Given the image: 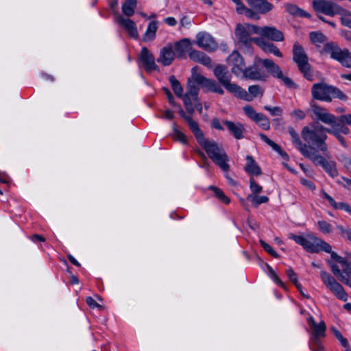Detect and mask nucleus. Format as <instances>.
<instances>
[{
    "label": "nucleus",
    "mask_w": 351,
    "mask_h": 351,
    "mask_svg": "<svg viewBox=\"0 0 351 351\" xmlns=\"http://www.w3.org/2000/svg\"><path fill=\"white\" fill-rule=\"evenodd\" d=\"M327 263L330 265L331 270L333 273V274L339 278L341 280V278L342 276H345V274L343 273V270L341 271V269L339 268L338 265L332 263L330 261H327Z\"/></svg>",
    "instance_id": "nucleus-47"
},
{
    "label": "nucleus",
    "mask_w": 351,
    "mask_h": 351,
    "mask_svg": "<svg viewBox=\"0 0 351 351\" xmlns=\"http://www.w3.org/2000/svg\"><path fill=\"white\" fill-rule=\"evenodd\" d=\"M290 114L291 117H295L298 120H303L306 117L305 112L300 109L294 110Z\"/></svg>",
    "instance_id": "nucleus-58"
},
{
    "label": "nucleus",
    "mask_w": 351,
    "mask_h": 351,
    "mask_svg": "<svg viewBox=\"0 0 351 351\" xmlns=\"http://www.w3.org/2000/svg\"><path fill=\"white\" fill-rule=\"evenodd\" d=\"M310 106L315 115V119L317 121H320L330 127L337 123L338 117L330 114L327 109L318 106L313 100L310 102Z\"/></svg>",
    "instance_id": "nucleus-10"
},
{
    "label": "nucleus",
    "mask_w": 351,
    "mask_h": 351,
    "mask_svg": "<svg viewBox=\"0 0 351 351\" xmlns=\"http://www.w3.org/2000/svg\"><path fill=\"white\" fill-rule=\"evenodd\" d=\"M175 58V52L171 45H167L162 47L160 51L159 58L157 62L161 63L164 66L170 65Z\"/></svg>",
    "instance_id": "nucleus-22"
},
{
    "label": "nucleus",
    "mask_w": 351,
    "mask_h": 351,
    "mask_svg": "<svg viewBox=\"0 0 351 351\" xmlns=\"http://www.w3.org/2000/svg\"><path fill=\"white\" fill-rule=\"evenodd\" d=\"M158 29V24L156 21H151L147 27L143 35V40L145 42L151 41L156 37V33Z\"/></svg>",
    "instance_id": "nucleus-35"
},
{
    "label": "nucleus",
    "mask_w": 351,
    "mask_h": 351,
    "mask_svg": "<svg viewBox=\"0 0 351 351\" xmlns=\"http://www.w3.org/2000/svg\"><path fill=\"white\" fill-rule=\"evenodd\" d=\"M311 93L313 99L326 102L332 101L333 98L342 101L348 99V96L339 88L324 82L314 84L311 88Z\"/></svg>",
    "instance_id": "nucleus-5"
},
{
    "label": "nucleus",
    "mask_w": 351,
    "mask_h": 351,
    "mask_svg": "<svg viewBox=\"0 0 351 351\" xmlns=\"http://www.w3.org/2000/svg\"><path fill=\"white\" fill-rule=\"evenodd\" d=\"M327 130L328 128L319 123H312L302 128L301 135L310 149L326 152L328 150Z\"/></svg>",
    "instance_id": "nucleus-2"
},
{
    "label": "nucleus",
    "mask_w": 351,
    "mask_h": 351,
    "mask_svg": "<svg viewBox=\"0 0 351 351\" xmlns=\"http://www.w3.org/2000/svg\"><path fill=\"white\" fill-rule=\"evenodd\" d=\"M247 3L261 14H266L273 9V5L267 0H247Z\"/></svg>",
    "instance_id": "nucleus-27"
},
{
    "label": "nucleus",
    "mask_w": 351,
    "mask_h": 351,
    "mask_svg": "<svg viewBox=\"0 0 351 351\" xmlns=\"http://www.w3.org/2000/svg\"><path fill=\"white\" fill-rule=\"evenodd\" d=\"M237 13L240 14H244L249 19H254L258 20L260 18L259 16L255 12L249 8H247L245 5L244 9L242 10L241 12H237Z\"/></svg>",
    "instance_id": "nucleus-52"
},
{
    "label": "nucleus",
    "mask_w": 351,
    "mask_h": 351,
    "mask_svg": "<svg viewBox=\"0 0 351 351\" xmlns=\"http://www.w3.org/2000/svg\"><path fill=\"white\" fill-rule=\"evenodd\" d=\"M320 278L325 286L335 295L337 298L342 301H347L348 295L343 286L329 273L321 271Z\"/></svg>",
    "instance_id": "nucleus-8"
},
{
    "label": "nucleus",
    "mask_w": 351,
    "mask_h": 351,
    "mask_svg": "<svg viewBox=\"0 0 351 351\" xmlns=\"http://www.w3.org/2000/svg\"><path fill=\"white\" fill-rule=\"evenodd\" d=\"M196 39L197 46L207 51H213L218 47L215 39L206 32H199L196 36Z\"/></svg>",
    "instance_id": "nucleus-15"
},
{
    "label": "nucleus",
    "mask_w": 351,
    "mask_h": 351,
    "mask_svg": "<svg viewBox=\"0 0 351 351\" xmlns=\"http://www.w3.org/2000/svg\"><path fill=\"white\" fill-rule=\"evenodd\" d=\"M137 3V0H125L121 6L123 14L127 17L132 16L134 14Z\"/></svg>",
    "instance_id": "nucleus-34"
},
{
    "label": "nucleus",
    "mask_w": 351,
    "mask_h": 351,
    "mask_svg": "<svg viewBox=\"0 0 351 351\" xmlns=\"http://www.w3.org/2000/svg\"><path fill=\"white\" fill-rule=\"evenodd\" d=\"M311 43L317 48H320L322 45L327 40V37L319 32H311L309 34Z\"/></svg>",
    "instance_id": "nucleus-36"
},
{
    "label": "nucleus",
    "mask_w": 351,
    "mask_h": 351,
    "mask_svg": "<svg viewBox=\"0 0 351 351\" xmlns=\"http://www.w3.org/2000/svg\"><path fill=\"white\" fill-rule=\"evenodd\" d=\"M304 157L310 159L315 165L323 167L327 160L317 152L316 149H311L307 147L302 153Z\"/></svg>",
    "instance_id": "nucleus-25"
},
{
    "label": "nucleus",
    "mask_w": 351,
    "mask_h": 351,
    "mask_svg": "<svg viewBox=\"0 0 351 351\" xmlns=\"http://www.w3.org/2000/svg\"><path fill=\"white\" fill-rule=\"evenodd\" d=\"M189 58L194 62H199L208 68L212 66L211 59L204 52L197 50H191L189 53Z\"/></svg>",
    "instance_id": "nucleus-28"
},
{
    "label": "nucleus",
    "mask_w": 351,
    "mask_h": 351,
    "mask_svg": "<svg viewBox=\"0 0 351 351\" xmlns=\"http://www.w3.org/2000/svg\"><path fill=\"white\" fill-rule=\"evenodd\" d=\"M307 323L311 328L310 337L322 338L326 335V326L324 321L316 323L314 317L310 316L307 319Z\"/></svg>",
    "instance_id": "nucleus-17"
},
{
    "label": "nucleus",
    "mask_w": 351,
    "mask_h": 351,
    "mask_svg": "<svg viewBox=\"0 0 351 351\" xmlns=\"http://www.w3.org/2000/svg\"><path fill=\"white\" fill-rule=\"evenodd\" d=\"M267 268L270 272L271 278L272 280L280 287L282 288H285V284L282 282V281L279 278V277L277 276V274L275 273L274 269L271 268V266L267 265Z\"/></svg>",
    "instance_id": "nucleus-54"
},
{
    "label": "nucleus",
    "mask_w": 351,
    "mask_h": 351,
    "mask_svg": "<svg viewBox=\"0 0 351 351\" xmlns=\"http://www.w3.org/2000/svg\"><path fill=\"white\" fill-rule=\"evenodd\" d=\"M86 302L87 304L93 308H101V306L92 297H87Z\"/></svg>",
    "instance_id": "nucleus-62"
},
{
    "label": "nucleus",
    "mask_w": 351,
    "mask_h": 351,
    "mask_svg": "<svg viewBox=\"0 0 351 351\" xmlns=\"http://www.w3.org/2000/svg\"><path fill=\"white\" fill-rule=\"evenodd\" d=\"M322 167L325 171L332 178H334L338 176V171L336 167V163L335 162L327 160Z\"/></svg>",
    "instance_id": "nucleus-40"
},
{
    "label": "nucleus",
    "mask_w": 351,
    "mask_h": 351,
    "mask_svg": "<svg viewBox=\"0 0 351 351\" xmlns=\"http://www.w3.org/2000/svg\"><path fill=\"white\" fill-rule=\"evenodd\" d=\"M247 199L252 202V204L257 207L258 206L268 202L269 197L267 196H258L255 194H249Z\"/></svg>",
    "instance_id": "nucleus-38"
},
{
    "label": "nucleus",
    "mask_w": 351,
    "mask_h": 351,
    "mask_svg": "<svg viewBox=\"0 0 351 351\" xmlns=\"http://www.w3.org/2000/svg\"><path fill=\"white\" fill-rule=\"evenodd\" d=\"M197 139V142L199 143L204 138V135L202 130L199 128V125L197 121L193 120L191 117L187 118V121H186Z\"/></svg>",
    "instance_id": "nucleus-33"
},
{
    "label": "nucleus",
    "mask_w": 351,
    "mask_h": 351,
    "mask_svg": "<svg viewBox=\"0 0 351 351\" xmlns=\"http://www.w3.org/2000/svg\"><path fill=\"white\" fill-rule=\"evenodd\" d=\"M332 332L335 337L339 341L341 346L344 348L348 347V341L347 339L344 338L342 335V334L335 328H332Z\"/></svg>",
    "instance_id": "nucleus-50"
},
{
    "label": "nucleus",
    "mask_w": 351,
    "mask_h": 351,
    "mask_svg": "<svg viewBox=\"0 0 351 351\" xmlns=\"http://www.w3.org/2000/svg\"><path fill=\"white\" fill-rule=\"evenodd\" d=\"M223 124L236 139L239 140L244 137L245 128L242 123L226 120Z\"/></svg>",
    "instance_id": "nucleus-24"
},
{
    "label": "nucleus",
    "mask_w": 351,
    "mask_h": 351,
    "mask_svg": "<svg viewBox=\"0 0 351 351\" xmlns=\"http://www.w3.org/2000/svg\"><path fill=\"white\" fill-rule=\"evenodd\" d=\"M321 53L330 54L332 59L351 69V53L348 49H342L336 43L329 42L324 45Z\"/></svg>",
    "instance_id": "nucleus-6"
},
{
    "label": "nucleus",
    "mask_w": 351,
    "mask_h": 351,
    "mask_svg": "<svg viewBox=\"0 0 351 351\" xmlns=\"http://www.w3.org/2000/svg\"><path fill=\"white\" fill-rule=\"evenodd\" d=\"M239 89H236L234 96L247 101H251L254 98L261 97L263 95V88L259 85H252L248 87V93L239 86Z\"/></svg>",
    "instance_id": "nucleus-12"
},
{
    "label": "nucleus",
    "mask_w": 351,
    "mask_h": 351,
    "mask_svg": "<svg viewBox=\"0 0 351 351\" xmlns=\"http://www.w3.org/2000/svg\"><path fill=\"white\" fill-rule=\"evenodd\" d=\"M211 127L218 130H223V126L221 125L219 120L217 118H215L211 121Z\"/></svg>",
    "instance_id": "nucleus-64"
},
{
    "label": "nucleus",
    "mask_w": 351,
    "mask_h": 351,
    "mask_svg": "<svg viewBox=\"0 0 351 351\" xmlns=\"http://www.w3.org/2000/svg\"><path fill=\"white\" fill-rule=\"evenodd\" d=\"M309 347L313 351H324L320 338L309 337Z\"/></svg>",
    "instance_id": "nucleus-43"
},
{
    "label": "nucleus",
    "mask_w": 351,
    "mask_h": 351,
    "mask_svg": "<svg viewBox=\"0 0 351 351\" xmlns=\"http://www.w3.org/2000/svg\"><path fill=\"white\" fill-rule=\"evenodd\" d=\"M117 23L125 29L128 34L133 38L136 39L138 37V33L136 23L129 17L125 18L119 15L117 18Z\"/></svg>",
    "instance_id": "nucleus-18"
},
{
    "label": "nucleus",
    "mask_w": 351,
    "mask_h": 351,
    "mask_svg": "<svg viewBox=\"0 0 351 351\" xmlns=\"http://www.w3.org/2000/svg\"><path fill=\"white\" fill-rule=\"evenodd\" d=\"M198 143L215 165L219 166L223 171L226 173L229 171V157L221 145L215 141H210L205 138Z\"/></svg>",
    "instance_id": "nucleus-3"
},
{
    "label": "nucleus",
    "mask_w": 351,
    "mask_h": 351,
    "mask_svg": "<svg viewBox=\"0 0 351 351\" xmlns=\"http://www.w3.org/2000/svg\"><path fill=\"white\" fill-rule=\"evenodd\" d=\"M293 60L297 64L299 70L304 74V76L311 80V65L308 63V58L303 47L295 42L293 46Z\"/></svg>",
    "instance_id": "nucleus-7"
},
{
    "label": "nucleus",
    "mask_w": 351,
    "mask_h": 351,
    "mask_svg": "<svg viewBox=\"0 0 351 351\" xmlns=\"http://www.w3.org/2000/svg\"><path fill=\"white\" fill-rule=\"evenodd\" d=\"M251 34H256L263 36L264 32V27H259L254 25L247 24L245 25Z\"/></svg>",
    "instance_id": "nucleus-51"
},
{
    "label": "nucleus",
    "mask_w": 351,
    "mask_h": 351,
    "mask_svg": "<svg viewBox=\"0 0 351 351\" xmlns=\"http://www.w3.org/2000/svg\"><path fill=\"white\" fill-rule=\"evenodd\" d=\"M286 274L289 279L293 282L298 290L301 289V284L299 283L298 280L297 274L293 270L292 268L289 267L286 270Z\"/></svg>",
    "instance_id": "nucleus-44"
},
{
    "label": "nucleus",
    "mask_w": 351,
    "mask_h": 351,
    "mask_svg": "<svg viewBox=\"0 0 351 351\" xmlns=\"http://www.w3.org/2000/svg\"><path fill=\"white\" fill-rule=\"evenodd\" d=\"M261 62L262 65L275 77H282V72L280 66L270 59L256 58V62Z\"/></svg>",
    "instance_id": "nucleus-23"
},
{
    "label": "nucleus",
    "mask_w": 351,
    "mask_h": 351,
    "mask_svg": "<svg viewBox=\"0 0 351 351\" xmlns=\"http://www.w3.org/2000/svg\"><path fill=\"white\" fill-rule=\"evenodd\" d=\"M213 73L218 82L198 73L193 75V80L195 83L206 88V91L217 93L220 95L224 94V90L222 86L232 94L236 91V89H239V85L231 82L232 76L228 73L226 66L222 64L217 65L213 69Z\"/></svg>",
    "instance_id": "nucleus-1"
},
{
    "label": "nucleus",
    "mask_w": 351,
    "mask_h": 351,
    "mask_svg": "<svg viewBox=\"0 0 351 351\" xmlns=\"http://www.w3.org/2000/svg\"><path fill=\"white\" fill-rule=\"evenodd\" d=\"M173 138L176 141H179L182 144H187V139L186 136L176 128L175 123L173 125Z\"/></svg>",
    "instance_id": "nucleus-45"
},
{
    "label": "nucleus",
    "mask_w": 351,
    "mask_h": 351,
    "mask_svg": "<svg viewBox=\"0 0 351 351\" xmlns=\"http://www.w3.org/2000/svg\"><path fill=\"white\" fill-rule=\"evenodd\" d=\"M250 189L252 191L251 194L258 195L263 191V187L258 184L254 178L250 179Z\"/></svg>",
    "instance_id": "nucleus-46"
},
{
    "label": "nucleus",
    "mask_w": 351,
    "mask_h": 351,
    "mask_svg": "<svg viewBox=\"0 0 351 351\" xmlns=\"http://www.w3.org/2000/svg\"><path fill=\"white\" fill-rule=\"evenodd\" d=\"M264 109L269 112L272 116H281L282 114V109L278 106L271 107L265 106Z\"/></svg>",
    "instance_id": "nucleus-55"
},
{
    "label": "nucleus",
    "mask_w": 351,
    "mask_h": 351,
    "mask_svg": "<svg viewBox=\"0 0 351 351\" xmlns=\"http://www.w3.org/2000/svg\"><path fill=\"white\" fill-rule=\"evenodd\" d=\"M330 254V257L334 261H337V263H340L341 265L345 266L346 268L343 269V273L347 276H350V274L346 271H348L349 269H351L350 260L348 258V253L346 254V256L341 257V256L338 255L335 252L332 250V246L330 245V252H328Z\"/></svg>",
    "instance_id": "nucleus-30"
},
{
    "label": "nucleus",
    "mask_w": 351,
    "mask_h": 351,
    "mask_svg": "<svg viewBox=\"0 0 351 351\" xmlns=\"http://www.w3.org/2000/svg\"><path fill=\"white\" fill-rule=\"evenodd\" d=\"M253 42L260 47L265 53H273L277 57L282 58V53L273 43L267 42L263 38H254Z\"/></svg>",
    "instance_id": "nucleus-20"
},
{
    "label": "nucleus",
    "mask_w": 351,
    "mask_h": 351,
    "mask_svg": "<svg viewBox=\"0 0 351 351\" xmlns=\"http://www.w3.org/2000/svg\"><path fill=\"white\" fill-rule=\"evenodd\" d=\"M182 98L183 99L184 104L187 112L190 114H193L195 112L194 104L197 101H194L191 96H189V95H184Z\"/></svg>",
    "instance_id": "nucleus-41"
},
{
    "label": "nucleus",
    "mask_w": 351,
    "mask_h": 351,
    "mask_svg": "<svg viewBox=\"0 0 351 351\" xmlns=\"http://www.w3.org/2000/svg\"><path fill=\"white\" fill-rule=\"evenodd\" d=\"M322 197L328 201V202L330 203V206L334 209L335 208L337 202H336L335 200L330 195H329L326 192L323 191L322 192Z\"/></svg>",
    "instance_id": "nucleus-63"
},
{
    "label": "nucleus",
    "mask_w": 351,
    "mask_h": 351,
    "mask_svg": "<svg viewBox=\"0 0 351 351\" xmlns=\"http://www.w3.org/2000/svg\"><path fill=\"white\" fill-rule=\"evenodd\" d=\"M260 63H261V62H256L255 60L252 66L245 67L241 74L243 77L253 81H265L267 75L262 69L257 66Z\"/></svg>",
    "instance_id": "nucleus-14"
},
{
    "label": "nucleus",
    "mask_w": 351,
    "mask_h": 351,
    "mask_svg": "<svg viewBox=\"0 0 351 351\" xmlns=\"http://www.w3.org/2000/svg\"><path fill=\"white\" fill-rule=\"evenodd\" d=\"M261 138L268 145H269L274 151L280 150V146L276 144L275 142L269 139L265 134H259Z\"/></svg>",
    "instance_id": "nucleus-53"
},
{
    "label": "nucleus",
    "mask_w": 351,
    "mask_h": 351,
    "mask_svg": "<svg viewBox=\"0 0 351 351\" xmlns=\"http://www.w3.org/2000/svg\"><path fill=\"white\" fill-rule=\"evenodd\" d=\"M327 132L335 136L343 147H346L345 138L341 135V134H349L350 130L347 126L340 123L339 122H337L330 128H328V130H327Z\"/></svg>",
    "instance_id": "nucleus-21"
},
{
    "label": "nucleus",
    "mask_w": 351,
    "mask_h": 351,
    "mask_svg": "<svg viewBox=\"0 0 351 351\" xmlns=\"http://www.w3.org/2000/svg\"><path fill=\"white\" fill-rule=\"evenodd\" d=\"M208 189L213 191L215 197H217L221 202L226 204H228L230 203V198L225 195L221 189L214 186H210Z\"/></svg>",
    "instance_id": "nucleus-39"
},
{
    "label": "nucleus",
    "mask_w": 351,
    "mask_h": 351,
    "mask_svg": "<svg viewBox=\"0 0 351 351\" xmlns=\"http://www.w3.org/2000/svg\"><path fill=\"white\" fill-rule=\"evenodd\" d=\"M336 228L341 235L346 237L351 243V229L350 228H344L341 225H337Z\"/></svg>",
    "instance_id": "nucleus-56"
},
{
    "label": "nucleus",
    "mask_w": 351,
    "mask_h": 351,
    "mask_svg": "<svg viewBox=\"0 0 351 351\" xmlns=\"http://www.w3.org/2000/svg\"><path fill=\"white\" fill-rule=\"evenodd\" d=\"M191 49V43L189 38H183L175 43V51L179 58L184 57Z\"/></svg>",
    "instance_id": "nucleus-29"
},
{
    "label": "nucleus",
    "mask_w": 351,
    "mask_h": 351,
    "mask_svg": "<svg viewBox=\"0 0 351 351\" xmlns=\"http://www.w3.org/2000/svg\"><path fill=\"white\" fill-rule=\"evenodd\" d=\"M245 171L252 176H259L262 173L261 168L251 156H246Z\"/></svg>",
    "instance_id": "nucleus-31"
},
{
    "label": "nucleus",
    "mask_w": 351,
    "mask_h": 351,
    "mask_svg": "<svg viewBox=\"0 0 351 351\" xmlns=\"http://www.w3.org/2000/svg\"><path fill=\"white\" fill-rule=\"evenodd\" d=\"M199 88L198 87L191 82H189L187 84V91L185 95L191 96L194 101H197L198 99Z\"/></svg>",
    "instance_id": "nucleus-42"
},
{
    "label": "nucleus",
    "mask_w": 351,
    "mask_h": 351,
    "mask_svg": "<svg viewBox=\"0 0 351 351\" xmlns=\"http://www.w3.org/2000/svg\"><path fill=\"white\" fill-rule=\"evenodd\" d=\"M169 82L171 85L172 89L174 93L177 97L181 98L183 96V88L178 82V80L176 78L174 75H171L169 77Z\"/></svg>",
    "instance_id": "nucleus-37"
},
{
    "label": "nucleus",
    "mask_w": 351,
    "mask_h": 351,
    "mask_svg": "<svg viewBox=\"0 0 351 351\" xmlns=\"http://www.w3.org/2000/svg\"><path fill=\"white\" fill-rule=\"evenodd\" d=\"M288 132L291 136L292 143L300 153H302L308 147L307 145L302 143L299 134L295 132L293 127L290 126L288 128Z\"/></svg>",
    "instance_id": "nucleus-32"
},
{
    "label": "nucleus",
    "mask_w": 351,
    "mask_h": 351,
    "mask_svg": "<svg viewBox=\"0 0 351 351\" xmlns=\"http://www.w3.org/2000/svg\"><path fill=\"white\" fill-rule=\"evenodd\" d=\"M138 58L147 72H152L158 69L154 55L147 47H145L141 49Z\"/></svg>",
    "instance_id": "nucleus-16"
},
{
    "label": "nucleus",
    "mask_w": 351,
    "mask_h": 351,
    "mask_svg": "<svg viewBox=\"0 0 351 351\" xmlns=\"http://www.w3.org/2000/svg\"><path fill=\"white\" fill-rule=\"evenodd\" d=\"M278 79L281 80L283 83L290 88H295L296 85L292 81L291 79H290L288 77L284 76L282 75V77H278Z\"/></svg>",
    "instance_id": "nucleus-60"
},
{
    "label": "nucleus",
    "mask_w": 351,
    "mask_h": 351,
    "mask_svg": "<svg viewBox=\"0 0 351 351\" xmlns=\"http://www.w3.org/2000/svg\"><path fill=\"white\" fill-rule=\"evenodd\" d=\"M260 243H261V246L263 247V249L271 256H272L274 258L279 257L278 254L273 249V247L271 246H270L266 242H265L263 240H260Z\"/></svg>",
    "instance_id": "nucleus-48"
},
{
    "label": "nucleus",
    "mask_w": 351,
    "mask_h": 351,
    "mask_svg": "<svg viewBox=\"0 0 351 351\" xmlns=\"http://www.w3.org/2000/svg\"><path fill=\"white\" fill-rule=\"evenodd\" d=\"M319 230L324 233H330L332 230V226L326 221H319L317 222Z\"/></svg>",
    "instance_id": "nucleus-49"
},
{
    "label": "nucleus",
    "mask_w": 351,
    "mask_h": 351,
    "mask_svg": "<svg viewBox=\"0 0 351 351\" xmlns=\"http://www.w3.org/2000/svg\"><path fill=\"white\" fill-rule=\"evenodd\" d=\"M312 6L317 13H322L329 16L341 14L344 12V9L332 1L313 0Z\"/></svg>",
    "instance_id": "nucleus-9"
},
{
    "label": "nucleus",
    "mask_w": 351,
    "mask_h": 351,
    "mask_svg": "<svg viewBox=\"0 0 351 351\" xmlns=\"http://www.w3.org/2000/svg\"><path fill=\"white\" fill-rule=\"evenodd\" d=\"M245 115L258 125L262 129L268 130L270 128L269 119L262 113H258L252 106L247 105L243 108Z\"/></svg>",
    "instance_id": "nucleus-11"
},
{
    "label": "nucleus",
    "mask_w": 351,
    "mask_h": 351,
    "mask_svg": "<svg viewBox=\"0 0 351 351\" xmlns=\"http://www.w3.org/2000/svg\"><path fill=\"white\" fill-rule=\"evenodd\" d=\"M227 62L231 67V72L237 77L242 74L245 68L244 60L237 51H234L228 56Z\"/></svg>",
    "instance_id": "nucleus-13"
},
{
    "label": "nucleus",
    "mask_w": 351,
    "mask_h": 351,
    "mask_svg": "<svg viewBox=\"0 0 351 351\" xmlns=\"http://www.w3.org/2000/svg\"><path fill=\"white\" fill-rule=\"evenodd\" d=\"M286 10L291 14L298 16L300 8L291 3H288L285 5Z\"/></svg>",
    "instance_id": "nucleus-57"
},
{
    "label": "nucleus",
    "mask_w": 351,
    "mask_h": 351,
    "mask_svg": "<svg viewBox=\"0 0 351 351\" xmlns=\"http://www.w3.org/2000/svg\"><path fill=\"white\" fill-rule=\"evenodd\" d=\"M335 209L343 210L346 212H347L351 215V207L347 203H345V202L337 203Z\"/></svg>",
    "instance_id": "nucleus-61"
},
{
    "label": "nucleus",
    "mask_w": 351,
    "mask_h": 351,
    "mask_svg": "<svg viewBox=\"0 0 351 351\" xmlns=\"http://www.w3.org/2000/svg\"><path fill=\"white\" fill-rule=\"evenodd\" d=\"M337 122H339L341 124L345 123L349 125H351V114H348L340 116L337 118Z\"/></svg>",
    "instance_id": "nucleus-59"
},
{
    "label": "nucleus",
    "mask_w": 351,
    "mask_h": 351,
    "mask_svg": "<svg viewBox=\"0 0 351 351\" xmlns=\"http://www.w3.org/2000/svg\"><path fill=\"white\" fill-rule=\"evenodd\" d=\"M235 36L240 45L248 47L251 45L254 38L250 37V33L247 26L238 24L235 29Z\"/></svg>",
    "instance_id": "nucleus-19"
},
{
    "label": "nucleus",
    "mask_w": 351,
    "mask_h": 351,
    "mask_svg": "<svg viewBox=\"0 0 351 351\" xmlns=\"http://www.w3.org/2000/svg\"><path fill=\"white\" fill-rule=\"evenodd\" d=\"M262 37L267 38L276 42L282 41L285 39L283 33L275 27L271 26L264 27V32Z\"/></svg>",
    "instance_id": "nucleus-26"
},
{
    "label": "nucleus",
    "mask_w": 351,
    "mask_h": 351,
    "mask_svg": "<svg viewBox=\"0 0 351 351\" xmlns=\"http://www.w3.org/2000/svg\"><path fill=\"white\" fill-rule=\"evenodd\" d=\"M288 238L293 240L296 243L302 246V247L308 252H330V245L313 234H309L304 237L302 235H296L293 233H289L288 234Z\"/></svg>",
    "instance_id": "nucleus-4"
}]
</instances>
